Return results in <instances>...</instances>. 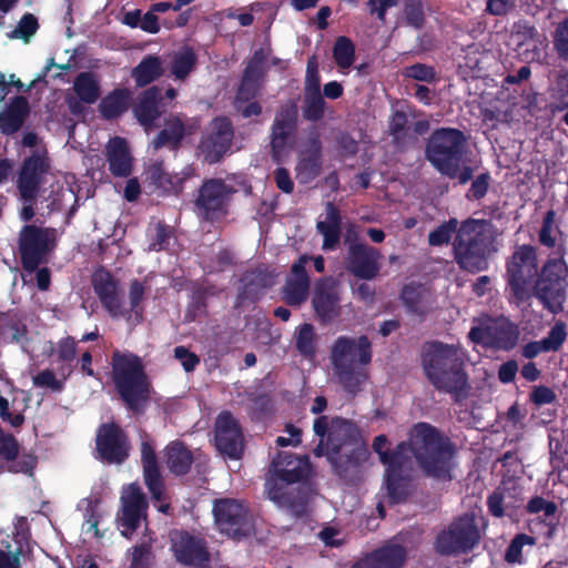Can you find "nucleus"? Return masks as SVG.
Here are the masks:
<instances>
[{
	"label": "nucleus",
	"instance_id": "1",
	"mask_svg": "<svg viewBox=\"0 0 568 568\" xmlns=\"http://www.w3.org/2000/svg\"><path fill=\"white\" fill-rule=\"evenodd\" d=\"M454 446L448 437L427 423H418L409 440L400 442L387 455L382 456L385 474H407L415 458L424 474L435 478H450V460Z\"/></svg>",
	"mask_w": 568,
	"mask_h": 568
},
{
	"label": "nucleus",
	"instance_id": "2",
	"mask_svg": "<svg viewBox=\"0 0 568 568\" xmlns=\"http://www.w3.org/2000/svg\"><path fill=\"white\" fill-rule=\"evenodd\" d=\"M313 430L320 437L315 456H326L339 478H351L367 460L369 452L355 423L339 416L329 420L322 415L315 418Z\"/></svg>",
	"mask_w": 568,
	"mask_h": 568
},
{
	"label": "nucleus",
	"instance_id": "3",
	"mask_svg": "<svg viewBox=\"0 0 568 568\" xmlns=\"http://www.w3.org/2000/svg\"><path fill=\"white\" fill-rule=\"evenodd\" d=\"M111 379L114 389L134 416H142L150 406L153 386L141 357L134 353L114 351L111 356Z\"/></svg>",
	"mask_w": 568,
	"mask_h": 568
},
{
	"label": "nucleus",
	"instance_id": "4",
	"mask_svg": "<svg viewBox=\"0 0 568 568\" xmlns=\"http://www.w3.org/2000/svg\"><path fill=\"white\" fill-rule=\"evenodd\" d=\"M422 364L436 389L450 393L456 403L462 402V359L457 348L440 342L426 343Z\"/></svg>",
	"mask_w": 568,
	"mask_h": 568
},
{
	"label": "nucleus",
	"instance_id": "5",
	"mask_svg": "<svg viewBox=\"0 0 568 568\" xmlns=\"http://www.w3.org/2000/svg\"><path fill=\"white\" fill-rule=\"evenodd\" d=\"M358 353V362L367 365L372 361V343L366 335H361L357 339L347 336H339L332 347V363L335 374L344 390L351 395H356L361 390L362 384L368 378L364 368L355 367L347 357Z\"/></svg>",
	"mask_w": 568,
	"mask_h": 568
},
{
	"label": "nucleus",
	"instance_id": "6",
	"mask_svg": "<svg viewBox=\"0 0 568 568\" xmlns=\"http://www.w3.org/2000/svg\"><path fill=\"white\" fill-rule=\"evenodd\" d=\"M540 275L537 251L534 246L524 244L515 247L506 262V280L510 298L516 305L531 298L534 283Z\"/></svg>",
	"mask_w": 568,
	"mask_h": 568
},
{
	"label": "nucleus",
	"instance_id": "7",
	"mask_svg": "<svg viewBox=\"0 0 568 568\" xmlns=\"http://www.w3.org/2000/svg\"><path fill=\"white\" fill-rule=\"evenodd\" d=\"M426 159L442 174L455 178L462 161V131L436 129L427 140Z\"/></svg>",
	"mask_w": 568,
	"mask_h": 568
},
{
	"label": "nucleus",
	"instance_id": "8",
	"mask_svg": "<svg viewBox=\"0 0 568 568\" xmlns=\"http://www.w3.org/2000/svg\"><path fill=\"white\" fill-rule=\"evenodd\" d=\"M235 129L229 116L213 118L202 131L195 154L203 163L213 165L220 163L232 153Z\"/></svg>",
	"mask_w": 568,
	"mask_h": 568
},
{
	"label": "nucleus",
	"instance_id": "9",
	"mask_svg": "<svg viewBox=\"0 0 568 568\" xmlns=\"http://www.w3.org/2000/svg\"><path fill=\"white\" fill-rule=\"evenodd\" d=\"M568 282L561 261L550 260L540 268V275L534 283L531 297L535 296L548 312L558 314L564 311Z\"/></svg>",
	"mask_w": 568,
	"mask_h": 568
},
{
	"label": "nucleus",
	"instance_id": "10",
	"mask_svg": "<svg viewBox=\"0 0 568 568\" xmlns=\"http://www.w3.org/2000/svg\"><path fill=\"white\" fill-rule=\"evenodd\" d=\"M57 231L53 227L24 225L19 234V254L22 268L33 273L48 262V255L54 250Z\"/></svg>",
	"mask_w": 568,
	"mask_h": 568
},
{
	"label": "nucleus",
	"instance_id": "11",
	"mask_svg": "<svg viewBox=\"0 0 568 568\" xmlns=\"http://www.w3.org/2000/svg\"><path fill=\"white\" fill-rule=\"evenodd\" d=\"M234 186L222 179H206L197 191L194 207L197 216L206 222H215L229 214Z\"/></svg>",
	"mask_w": 568,
	"mask_h": 568
},
{
	"label": "nucleus",
	"instance_id": "12",
	"mask_svg": "<svg viewBox=\"0 0 568 568\" xmlns=\"http://www.w3.org/2000/svg\"><path fill=\"white\" fill-rule=\"evenodd\" d=\"M95 458L109 465H122L131 452L128 433L116 422L102 423L95 433Z\"/></svg>",
	"mask_w": 568,
	"mask_h": 568
},
{
	"label": "nucleus",
	"instance_id": "13",
	"mask_svg": "<svg viewBox=\"0 0 568 568\" xmlns=\"http://www.w3.org/2000/svg\"><path fill=\"white\" fill-rule=\"evenodd\" d=\"M175 560L189 567H205L211 559L204 538L184 529H173L169 535Z\"/></svg>",
	"mask_w": 568,
	"mask_h": 568
},
{
	"label": "nucleus",
	"instance_id": "14",
	"mask_svg": "<svg viewBox=\"0 0 568 568\" xmlns=\"http://www.w3.org/2000/svg\"><path fill=\"white\" fill-rule=\"evenodd\" d=\"M468 337L475 343L509 351L518 342L519 329L505 317L487 318L483 325L473 327Z\"/></svg>",
	"mask_w": 568,
	"mask_h": 568
},
{
	"label": "nucleus",
	"instance_id": "15",
	"mask_svg": "<svg viewBox=\"0 0 568 568\" xmlns=\"http://www.w3.org/2000/svg\"><path fill=\"white\" fill-rule=\"evenodd\" d=\"M213 514L220 530L229 537L241 538L250 534L252 524L248 509L241 501L232 498L216 500Z\"/></svg>",
	"mask_w": 568,
	"mask_h": 568
},
{
	"label": "nucleus",
	"instance_id": "16",
	"mask_svg": "<svg viewBox=\"0 0 568 568\" xmlns=\"http://www.w3.org/2000/svg\"><path fill=\"white\" fill-rule=\"evenodd\" d=\"M347 244L346 268L355 277L371 281L375 278L381 270L379 260L382 254L378 248L366 243L352 240L349 232L345 236Z\"/></svg>",
	"mask_w": 568,
	"mask_h": 568
},
{
	"label": "nucleus",
	"instance_id": "17",
	"mask_svg": "<svg viewBox=\"0 0 568 568\" xmlns=\"http://www.w3.org/2000/svg\"><path fill=\"white\" fill-rule=\"evenodd\" d=\"M214 445L216 450L233 460L244 453V434L239 420L229 410L221 412L214 423Z\"/></svg>",
	"mask_w": 568,
	"mask_h": 568
},
{
	"label": "nucleus",
	"instance_id": "18",
	"mask_svg": "<svg viewBox=\"0 0 568 568\" xmlns=\"http://www.w3.org/2000/svg\"><path fill=\"white\" fill-rule=\"evenodd\" d=\"M50 170L49 159L34 152L22 162L18 174L17 186L20 196L26 202H32L38 196L44 175Z\"/></svg>",
	"mask_w": 568,
	"mask_h": 568
},
{
	"label": "nucleus",
	"instance_id": "19",
	"mask_svg": "<svg viewBox=\"0 0 568 568\" xmlns=\"http://www.w3.org/2000/svg\"><path fill=\"white\" fill-rule=\"evenodd\" d=\"M148 500L141 488L131 484L121 496V514L118 523L123 528L122 536L130 538L146 518Z\"/></svg>",
	"mask_w": 568,
	"mask_h": 568
},
{
	"label": "nucleus",
	"instance_id": "20",
	"mask_svg": "<svg viewBox=\"0 0 568 568\" xmlns=\"http://www.w3.org/2000/svg\"><path fill=\"white\" fill-rule=\"evenodd\" d=\"M92 287L98 296L102 307L113 318L124 317L129 314L122 305L119 295V282L113 277L111 272L104 267H100L92 275Z\"/></svg>",
	"mask_w": 568,
	"mask_h": 568
},
{
	"label": "nucleus",
	"instance_id": "21",
	"mask_svg": "<svg viewBox=\"0 0 568 568\" xmlns=\"http://www.w3.org/2000/svg\"><path fill=\"white\" fill-rule=\"evenodd\" d=\"M270 471L274 479L285 484L300 483L310 477V458L306 455L297 456L287 452H278L271 463Z\"/></svg>",
	"mask_w": 568,
	"mask_h": 568
},
{
	"label": "nucleus",
	"instance_id": "22",
	"mask_svg": "<svg viewBox=\"0 0 568 568\" xmlns=\"http://www.w3.org/2000/svg\"><path fill=\"white\" fill-rule=\"evenodd\" d=\"M310 257L301 255L291 266L283 286V300L290 306H300L306 302L310 293L311 278L306 271Z\"/></svg>",
	"mask_w": 568,
	"mask_h": 568
},
{
	"label": "nucleus",
	"instance_id": "23",
	"mask_svg": "<svg viewBox=\"0 0 568 568\" xmlns=\"http://www.w3.org/2000/svg\"><path fill=\"white\" fill-rule=\"evenodd\" d=\"M162 101V89L158 85L149 87L138 94L132 110L134 118L145 131L152 130L155 122L161 118L163 113Z\"/></svg>",
	"mask_w": 568,
	"mask_h": 568
},
{
	"label": "nucleus",
	"instance_id": "24",
	"mask_svg": "<svg viewBox=\"0 0 568 568\" xmlns=\"http://www.w3.org/2000/svg\"><path fill=\"white\" fill-rule=\"evenodd\" d=\"M297 126V109L295 105L282 108L272 124L271 153L274 160H278L285 150L290 138Z\"/></svg>",
	"mask_w": 568,
	"mask_h": 568
},
{
	"label": "nucleus",
	"instance_id": "25",
	"mask_svg": "<svg viewBox=\"0 0 568 568\" xmlns=\"http://www.w3.org/2000/svg\"><path fill=\"white\" fill-rule=\"evenodd\" d=\"M312 305L318 320L326 324L339 315V294L332 280L325 278L317 282Z\"/></svg>",
	"mask_w": 568,
	"mask_h": 568
},
{
	"label": "nucleus",
	"instance_id": "26",
	"mask_svg": "<svg viewBox=\"0 0 568 568\" xmlns=\"http://www.w3.org/2000/svg\"><path fill=\"white\" fill-rule=\"evenodd\" d=\"M274 284L273 273L267 268L256 267L246 271L241 277V286L236 296V305L245 302H257L265 291Z\"/></svg>",
	"mask_w": 568,
	"mask_h": 568
},
{
	"label": "nucleus",
	"instance_id": "27",
	"mask_svg": "<svg viewBox=\"0 0 568 568\" xmlns=\"http://www.w3.org/2000/svg\"><path fill=\"white\" fill-rule=\"evenodd\" d=\"M193 170L184 168L179 173H170L165 170L163 162L158 161L149 165L146 170V180L156 189L165 193L179 195L183 189L184 183L191 179Z\"/></svg>",
	"mask_w": 568,
	"mask_h": 568
},
{
	"label": "nucleus",
	"instance_id": "28",
	"mask_svg": "<svg viewBox=\"0 0 568 568\" xmlns=\"http://www.w3.org/2000/svg\"><path fill=\"white\" fill-rule=\"evenodd\" d=\"M322 142L318 135L310 136L307 148L301 151L296 163V179L301 184L315 180L322 172Z\"/></svg>",
	"mask_w": 568,
	"mask_h": 568
},
{
	"label": "nucleus",
	"instance_id": "29",
	"mask_svg": "<svg viewBox=\"0 0 568 568\" xmlns=\"http://www.w3.org/2000/svg\"><path fill=\"white\" fill-rule=\"evenodd\" d=\"M407 558L406 548L398 544H387L367 554L352 568H403Z\"/></svg>",
	"mask_w": 568,
	"mask_h": 568
},
{
	"label": "nucleus",
	"instance_id": "30",
	"mask_svg": "<svg viewBox=\"0 0 568 568\" xmlns=\"http://www.w3.org/2000/svg\"><path fill=\"white\" fill-rule=\"evenodd\" d=\"M141 463L144 483L152 499L163 501L165 499L164 483L160 471L158 456L153 445L148 440L141 443Z\"/></svg>",
	"mask_w": 568,
	"mask_h": 568
},
{
	"label": "nucleus",
	"instance_id": "31",
	"mask_svg": "<svg viewBox=\"0 0 568 568\" xmlns=\"http://www.w3.org/2000/svg\"><path fill=\"white\" fill-rule=\"evenodd\" d=\"M110 173L115 178H129L133 171V158L124 138L114 136L105 145Z\"/></svg>",
	"mask_w": 568,
	"mask_h": 568
},
{
	"label": "nucleus",
	"instance_id": "32",
	"mask_svg": "<svg viewBox=\"0 0 568 568\" xmlns=\"http://www.w3.org/2000/svg\"><path fill=\"white\" fill-rule=\"evenodd\" d=\"M464 233L469 235L466 250L489 254L494 243V226L487 220L464 221Z\"/></svg>",
	"mask_w": 568,
	"mask_h": 568
},
{
	"label": "nucleus",
	"instance_id": "33",
	"mask_svg": "<svg viewBox=\"0 0 568 568\" xmlns=\"http://www.w3.org/2000/svg\"><path fill=\"white\" fill-rule=\"evenodd\" d=\"M268 496L280 506L286 508L294 517H303L306 514L308 497L304 490L290 491L277 486L275 480H267Z\"/></svg>",
	"mask_w": 568,
	"mask_h": 568
},
{
	"label": "nucleus",
	"instance_id": "34",
	"mask_svg": "<svg viewBox=\"0 0 568 568\" xmlns=\"http://www.w3.org/2000/svg\"><path fill=\"white\" fill-rule=\"evenodd\" d=\"M326 220L318 221L317 232L323 236V248L326 251L335 250L341 241L342 215L339 209L332 202L325 206Z\"/></svg>",
	"mask_w": 568,
	"mask_h": 568
},
{
	"label": "nucleus",
	"instance_id": "35",
	"mask_svg": "<svg viewBox=\"0 0 568 568\" xmlns=\"http://www.w3.org/2000/svg\"><path fill=\"white\" fill-rule=\"evenodd\" d=\"M164 73L163 59L156 54H146L131 70V78L136 88L146 89L151 83L162 78Z\"/></svg>",
	"mask_w": 568,
	"mask_h": 568
},
{
	"label": "nucleus",
	"instance_id": "36",
	"mask_svg": "<svg viewBox=\"0 0 568 568\" xmlns=\"http://www.w3.org/2000/svg\"><path fill=\"white\" fill-rule=\"evenodd\" d=\"M186 134L185 123L180 115L170 114L164 120V128L155 135L152 145L155 150L169 148L178 150Z\"/></svg>",
	"mask_w": 568,
	"mask_h": 568
},
{
	"label": "nucleus",
	"instance_id": "37",
	"mask_svg": "<svg viewBox=\"0 0 568 568\" xmlns=\"http://www.w3.org/2000/svg\"><path fill=\"white\" fill-rule=\"evenodd\" d=\"M29 112L27 98L23 95L14 97L7 109L0 113L1 132L6 135L18 132L22 128Z\"/></svg>",
	"mask_w": 568,
	"mask_h": 568
},
{
	"label": "nucleus",
	"instance_id": "38",
	"mask_svg": "<svg viewBox=\"0 0 568 568\" xmlns=\"http://www.w3.org/2000/svg\"><path fill=\"white\" fill-rule=\"evenodd\" d=\"M165 464L174 476L186 475L195 458L193 453L181 440L171 442L164 449Z\"/></svg>",
	"mask_w": 568,
	"mask_h": 568
},
{
	"label": "nucleus",
	"instance_id": "39",
	"mask_svg": "<svg viewBox=\"0 0 568 568\" xmlns=\"http://www.w3.org/2000/svg\"><path fill=\"white\" fill-rule=\"evenodd\" d=\"M28 334L17 310L0 311V344L20 343Z\"/></svg>",
	"mask_w": 568,
	"mask_h": 568
},
{
	"label": "nucleus",
	"instance_id": "40",
	"mask_svg": "<svg viewBox=\"0 0 568 568\" xmlns=\"http://www.w3.org/2000/svg\"><path fill=\"white\" fill-rule=\"evenodd\" d=\"M131 91L126 88H116L102 98L99 112L104 120H115L130 106Z\"/></svg>",
	"mask_w": 568,
	"mask_h": 568
},
{
	"label": "nucleus",
	"instance_id": "41",
	"mask_svg": "<svg viewBox=\"0 0 568 568\" xmlns=\"http://www.w3.org/2000/svg\"><path fill=\"white\" fill-rule=\"evenodd\" d=\"M521 495V488L518 481L513 477H505L500 486L488 497L487 504L493 516L500 518L504 516V503L509 499L518 498Z\"/></svg>",
	"mask_w": 568,
	"mask_h": 568
},
{
	"label": "nucleus",
	"instance_id": "42",
	"mask_svg": "<svg viewBox=\"0 0 568 568\" xmlns=\"http://www.w3.org/2000/svg\"><path fill=\"white\" fill-rule=\"evenodd\" d=\"M384 485L389 505L405 503L412 495V478L408 474H385Z\"/></svg>",
	"mask_w": 568,
	"mask_h": 568
},
{
	"label": "nucleus",
	"instance_id": "43",
	"mask_svg": "<svg viewBox=\"0 0 568 568\" xmlns=\"http://www.w3.org/2000/svg\"><path fill=\"white\" fill-rule=\"evenodd\" d=\"M462 549V516L456 517L448 529L443 530L435 540V550L440 555H452Z\"/></svg>",
	"mask_w": 568,
	"mask_h": 568
},
{
	"label": "nucleus",
	"instance_id": "44",
	"mask_svg": "<svg viewBox=\"0 0 568 568\" xmlns=\"http://www.w3.org/2000/svg\"><path fill=\"white\" fill-rule=\"evenodd\" d=\"M78 353V342L74 337L68 335L62 337L57 343L54 349L55 361L61 363L59 366V374L67 379L73 373L72 362L75 359Z\"/></svg>",
	"mask_w": 568,
	"mask_h": 568
},
{
	"label": "nucleus",
	"instance_id": "45",
	"mask_svg": "<svg viewBox=\"0 0 568 568\" xmlns=\"http://www.w3.org/2000/svg\"><path fill=\"white\" fill-rule=\"evenodd\" d=\"M73 90L78 99L87 104L95 103L101 93L100 83L91 71L80 72L75 77Z\"/></svg>",
	"mask_w": 568,
	"mask_h": 568
},
{
	"label": "nucleus",
	"instance_id": "46",
	"mask_svg": "<svg viewBox=\"0 0 568 568\" xmlns=\"http://www.w3.org/2000/svg\"><path fill=\"white\" fill-rule=\"evenodd\" d=\"M295 348L306 359H314L316 355V334L310 323L302 324L295 334Z\"/></svg>",
	"mask_w": 568,
	"mask_h": 568
},
{
	"label": "nucleus",
	"instance_id": "47",
	"mask_svg": "<svg viewBox=\"0 0 568 568\" xmlns=\"http://www.w3.org/2000/svg\"><path fill=\"white\" fill-rule=\"evenodd\" d=\"M197 62L194 50L190 47L176 53L171 62V73L179 80H184L195 68Z\"/></svg>",
	"mask_w": 568,
	"mask_h": 568
},
{
	"label": "nucleus",
	"instance_id": "48",
	"mask_svg": "<svg viewBox=\"0 0 568 568\" xmlns=\"http://www.w3.org/2000/svg\"><path fill=\"white\" fill-rule=\"evenodd\" d=\"M556 213L555 211H548L542 220V225L539 231V242L547 247L558 246V253H561V244L559 243V239L561 237V232L559 227L555 224Z\"/></svg>",
	"mask_w": 568,
	"mask_h": 568
},
{
	"label": "nucleus",
	"instance_id": "49",
	"mask_svg": "<svg viewBox=\"0 0 568 568\" xmlns=\"http://www.w3.org/2000/svg\"><path fill=\"white\" fill-rule=\"evenodd\" d=\"M326 102L321 91L304 93L303 118L311 122H318L325 115Z\"/></svg>",
	"mask_w": 568,
	"mask_h": 568
},
{
	"label": "nucleus",
	"instance_id": "50",
	"mask_svg": "<svg viewBox=\"0 0 568 568\" xmlns=\"http://www.w3.org/2000/svg\"><path fill=\"white\" fill-rule=\"evenodd\" d=\"M333 58L338 68L348 69L355 60L353 41L345 36L338 37L333 47Z\"/></svg>",
	"mask_w": 568,
	"mask_h": 568
},
{
	"label": "nucleus",
	"instance_id": "51",
	"mask_svg": "<svg viewBox=\"0 0 568 568\" xmlns=\"http://www.w3.org/2000/svg\"><path fill=\"white\" fill-rule=\"evenodd\" d=\"M536 538L526 534H517L510 541L505 552V560L508 564L523 562V548L524 546H535Z\"/></svg>",
	"mask_w": 568,
	"mask_h": 568
},
{
	"label": "nucleus",
	"instance_id": "52",
	"mask_svg": "<svg viewBox=\"0 0 568 568\" xmlns=\"http://www.w3.org/2000/svg\"><path fill=\"white\" fill-rule=\"evenodd\" d=\"M145 288L143 284L139 280H132L129 287V300H130V310H126L129 314L125 316L128 318L131 317V313L134 316L136 323H141L143 321V306H141V302L144 298Z\"/></svg>",
	"mask_w": 568,
	"mask_h": 568
},
{
	"label": "nucleus",
	"instance_id": "53",
	"mask_svg": "<svg viewBox=\"0 0 568 568\" xmlns=\"http://www.w3.org/2000/svg\"><path fill=\"white\" fill-rule=\"evenodd\" d=\"M39 29L37 18L32 13H24L18 26L8 34L10 39H21L29 42Z\"/></svg>",
	"mask_w": 568,
	"mask_h": 568
},
{
	"label": "nucleus",
	"instance_id": "54",
	"mask_svg": "<svg viewBox=\"0 0 568 568\" xmlns=\"http://www.w3.org/2000/svg\"><path fill=\"white\" fill-rule=\"evenodd\" d=\"M422 288L420 285H416L414 283L406 284L402 292L400 298L407 310L415 314H423V310L420 307L422 301Z\"/></svg>",
	"mask_w": 568,
	"mask_h": 568
},
{
	"label": "nucleus",
	"instance_id": "55",
	"mask_svg": "<svg viewBox=\"0 0 568 568\" xmlns=\"http://www.w3.org/2000/svg\"><path fill=\"white\" fill-rule=\"evenodd\" d=\"M209 294V290L201 287L197 288L192 295V302L189 304L185 320L187 322H193L197 317L206 314V295Z\"/></svg>",
	"mask_w": 568,
	"mask_h": 568
},
{
	"label": "nucleus",
	"instance_id": "56",
	"mask_svg": "<svg viewBox=\"0 0 568 568\" xmlns=\"http://www.w3.org/2000/svg\"><path fill=\"white\" fill-rule=\"evenodd\" d=\"M551 88V97L558 103V108H568V70H560L556 74Z\"/></svg>",
	"mask_w": 568,
	"mask_h": 568
},
{
	"label": "nucleus",
	"instance_id": "57",
	"mask_svg": "<svg viewBox=\"0 0 568 568\" xmlns=\"http://www.w3.org/2000/svg\"><path fill=\"white\" fill-rule=\"evenodd\" d=\"M404 13L407 23L415 29H420L425 23L424 6L422 0H406Z\"/></svg>",
	"mask_w": 568,
	"mask_h": 568
},
{
	"label": "nucleus",
	"instance_id": "58",
	"mask_svg": "<svg viewBox=\"0 0 568 568\" xmlns=\"http://www.w3.org/2000/svg\"><path fill=\"white\" fill-rule=\"evenodd\" d=\"M316 91H321V75L317 59L312 55L307 60L304 93H315Z\"/></svg>",
	"mask_w": 568,
	"mask_h": 568
},
{
	"label": "nucleus",
	"instance_id": "59",
	"mask_svg": "<svg viewBox=\"0 0 568 568\" xmlns=\"http://www.w3.org/2000/svg\"><path fill=\"white\" fill-rule=\"evenodd\" d=\"M491 178L488 172L480 173L471 180L470 186L466 193V197L470 201H479L483 199L490 186Z\"/></svg>",
	"mask_w": 568,
	"mask_h": 568
},
{
	"label": "nucleus",
	"instance_id": "60",
	"mask_svg": "<svg viewBox=\"0 0 568 568\" xmlns=\"http://www.w3.org/2000/svg\"><path fill=\"white\" fill-rule=\"evenodd\" d=\"M172 236V229L163 222L155 226V234L149 244V251L160 252L166 250Z\"/></svg>",
	"mask_w": 568,
	"mask_h": 568
},
{
	"label": "nucleus",
	"instance_id": "61",
	"mask_svg": "<svg viewBox=\"0 0 568 568\" xmlns=\"http://www.w3.org/2000/svg\"><path fill=\"white\" fill-rule=\"evenodd\" d=\"M32 381L34 386L49 388L53 392H62L64 388V379H58L54 372L49 368L39 372Z\"/></svg>",
	"mask_w": 568,
	"mask_h": 568
},
{
	"label": "nucleus",
	"instance_id": "62",
	"mask_svg": "<svg viewBox=\"0 0 568 568\" xmlns=\"http://www.w3.org/2000/svg\"><path fill=\"white\" fill-rule=\"evenodd\" d=\"M567 336L566 324L557 322L549 331L547 337L542 339L547 351H558Z\"/></svg>",
	"mask_w": 568,
	"mask_h": 568
},
{
	"label": "nucleus",
	"instance_id": "63",
	"mask_svg": "<svg viewBox=\"0 0 568 568\" xmlns=\"http://www.w3.org/2000/svg\"><path fill=\"white\" fill-rule=\"evenodd\" d=\"M407 78H412L422 82H434L436 80V71L433 67L424 63H415L405 69L404 73Z\"/></svg>",
	"mask_w": 568,
	"mask_h": 568
},
{
	"label": "nucleus",
	"instance_id": "64",
	"mask_svg": "<svg viewBox=\"0 0 568 568\" xmlns=\"http://www.w3.org/2000/svg\"><path fill=\"white\" fill-rule=\"evenodd\" d=\"M554 48L560 59L568 60V18L555 31Z\"/></svg>",
	"mask_w": 568,
	"mask_h": 568
}]
</instances>
